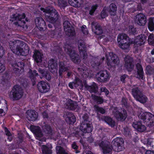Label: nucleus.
Masks as SVG:
<instances>
[{"mask_svg": "<svg viewBox=\"0 0 154 154\" xmlns=\"http://www.w3.org/2000/svg\"><path fill=\"white\" fill-rule=\"evenodd\" d=\"M43 77H45L48 81L50 80L51 78V76L50 75V73L48 71H47L45 72V74L44 75Z\"/></svg>", "mask_w": 154, "mask_h": 154, "instance_id": "nucleus-52", "label": "nucleus"}, {"mask_svg": "<svg viewBox=\"0 0 154 154\" xmlns=\"http://www.w3.org/2000/svg\"><path fill=\"white\" fill-rule=\"evenodd\" d=\"M97 5H95L94 6H92L91 7V9L90 11L89 14L91 15H93L94 12L97 9Z\"/></svg>", "mask_w": 154, "mask_h": 154, "instance_id": "nucleus-54", "label": "nucleus"}, {"mask_svg": "<svg viewBox=\"0 0 154 154\" xmlns=\"http://www.w3.org/2000/svg\"><path fill=\"white\" fill-rule=\"evenodd\" d=\"M69 107L70 109L72 110H75L77 108L78 106L77 105V103L72 101H71L69 103Z\"/></svg>", "mask_w": 154, "mask_h": 154, "instance_id": "nucleus-44", "label": "nucleus"}, {"mask_svg": "<svg viewBox=\"0 0 154 154\" xmlns=\"http://www.w3.org/2000/svg\"><path fill=\"white\" fill-rule=\"evenodd\" d=\"M12 66L14 67L13 70L15 71L19 72L21 69H23L24 66V63L22 62L15 61L12 64Z\"/></svg>", "mask_w": 154, "mask_h": 154, "instance_id": "nucleus-27", "label": "nucleus"}, {"mask_svg": "<svg viewBox=\"0 0 154 154\" xmlns=\"http://www.w3.org/2000/svg\"><path fill=\"white\" fill-rule=\"evenodd\" d=\"M148 43L149 45L154 46V34H150L148 37Z\"/></svg>", "mask_w": 154, "mask_h": 154, "instance_id": "nucleus-42", "label": "nucleus"}, {"mask_svg": "<svg viewBox=\"0 0 154 154\" xmlns=\"http://www.w3.org/2000/svg\"><path fill=\"white\" fill-rule=\"evenodd\" d=\"M91 97L92 99L96 101L98 104H101L103 102V99L101 97L97 96L94 94L91 95Z\"/></svg>", "mask_w": 154, "mask_h": 154, "instance_id": "nucleus-40", "label": "nucleus"}, {"mask_svg": "<svg viewBox=\"0 0 154 154\" xmlns=\"http://www.w3.org/2000/svg\"><path fill=\"white\" fill-rule=\"evenodd\" d=\"M28 75L29 77L31 79L32 82V85L33 86L35 85L36 83V78L35 76L38 75V73L35 70H34L33 71L31 69H30L28 72Z\"/></svg>", "mask_w": 154, "mask_h": 154, "instance_id": "nucleus-25", "label": "nucleus"}, {"mask_svg": "<svg viewBox=\"0 0 154 154\" xmlns=\"http://www.w3.org/2000/svg\"><path fill=\"white\" fill-rule=\"evenodd\" d=\"M25 17V14H23L21 15L18 14H16L13 15V17L11 19L12 21H18L14 23L16 25L21 26L24 24L25 22L24 19Z\"/></svg>", "mask_w": 154, "mask_h": 154, "instance_id": "nucleus-11", "label": "nucleus"}, {"mask_svg": "<svg viewBox=\"0 0 154 154\" xmlns=\"http://www.w3.org/2000/svg\"><path fill=\"white\" fill-rule=\"evenodd\" d=\"M43 56V54L40 51L38 50H35L33 57L35 61L38 63L42 62Z\"/></svg>", "mask_w": 154, "mask_h": 154, "instance_id": "nucleus-28", "label": "nucleus"}, {"mask_svg": "<svg viewBox=\"0 0 154 154\" xmlns=\"http://www.w3.org/2000/svg\"><path fill=\"white\" fill-rule=\"evenodd\" d=\"M109 9V12L110 14L112 16H114L116 15V12L117 11V6L114 4H111L109 6V8H108Z\"/></svg>", "mask_w": 154, "mask_h": 154, "instance_id": "nucleus-30", "label": "nucleus"}, {"mask_svg": "<svg viewBox=\"0 0 154 154\" xmlns=\"http://www.w3.org/2000/svg\"><path fill=\"white\" fill-rule=\"evenodd\" d=\"M125 67L128 71H131L134 66L133 59L129 56H127L125 58Z\"/></svg>", "mask_w": 154, "mask_h": 154, "instance_id": "nucleus-15", "label": "nucleus"}, {"mask_svg": "<svg viewBox=\"0 0 154 154\" xmlns=\"http://www.w3.org/2000/svg\"><path fill=\"white\" fill-rule=\"evenodd\" d=\"M30 129L35 135L37 139L42 142L46 141V138L43 137V134L40 128L38 126H31Z\"/></svg>", "mask_w": 154, "mask_h": 154, "instance_id": "nucleus-10", "label": "nucleus"}, {"mask_svg": "<svg viewBox=\"0 0 154 154\" xmlns=\"http://www.w3.org/2000/svg\"><path fill=\"white\" fill-rule=\"evenodd\" d=\"M148 27L150 31H152L154 30V23H153V18L151 17L149 19Z\"/></svg>", "mask_w": 154, "mask_h": 154, "instance_id": "nucleus-43", "label": "nucleus"}, {"mask_svg": "<svg viewBox=\"0 0 154 154\" xmlns=\"http://www.w3.org/2000/svg\"><path fill=\"white\" fill-rule=\"evenodd\" d=\"M65 50L69 56L71 60L74 63H79L81 62L79 54L75 51L72 50V48L68 45H66L65 47Z\"/></svg>", "mask_w": 154, "mask_h": 154, "instance_id": "nucleus-7", "label": "nucleus"}, {"mask_svg": "<svg viewBox=\"0 0 154 154\" xmlns=\"http://www.w3.org/2000/svg\"><path fill=\"white\" fill-rule=\"evenodd\" d=\"M139 117L147 122L151 126L154 125V116L150 112L143 113L142 109L139 107H135Z\"/></svg>", "mask_w": 154, "mask_h": 154, "instance_id": "nucleus-4", "label": "nucleus"}, {"mask_svg": "<svg viewBox=\"0 0 154 154\" xmlns=\"http://www.w3.org/2000/svg\"><path fill=\"white\" fill-rule=\"evenodd\" d=\"M105 59L104 57L102 58L99 57H93L92 59L91 63L92 64V66L95 68L96 67L97 68H99L100 65L102 63Z\"/></svg>", "mask_w": 154, "mask_h": 154, "instance_id": "nucleus-23", "label": "nucleus"}, {"mask_svg": "<svg viewBox=\"0 0 154 154\" xmlns=\"http://www.w3.org/2000/svg\"><path fill=\"white\" fill-rule=\"evenodd\" d=\"M128 99L125 97H122L121 101V104L123 106V107H125L126 109H128L131 108L129 103H128Z\"/></svg>", "mask_w": 154, "mask_h": 154, "instance_id": "nucleus-39", "label": "nucleus"}, {"mask_svg": "<svg viewBox=\"0 0 154 154\" xmlns=\"http://www.w3.org/2000/svg\"><path fill=\"white\" fill-rule=\"evenodd\" d=\"M123 129V133L124 135L126 137L129 136L131 134L130 130L127 127H126L124 128Z\"/></svg>", "mask_w": 154, "mask_h": 154, "instance_id": "nucleus-49", "label": "nucleus"}, {"mask_svg": "<svg viewBox=\"0 0 154 154\" xmlns=\"http://www.w3.org/2000/svg\"><path fill=\"white\" fill-rule=\"evenodd\" d=\"M94 108L96 111L99 112L102 114H104L105 112V110L103 108L99 107L97 105L94 106Z\"/></svg>", "mask_w": 154, "mask_h": 154, "instance_id": "nucleus-48", "label": "nucleus"}, {"mask_svg": "<svg viewBox=\"0 0 154 154\" xmlns=\"http://www.w3.org/2000/svg\"><path fill=\"white\" fill-rule=\"evenodd\" d=\"M135 129L139 131L143 132L146 130V128L140 122H139L135 124Z\"/></svg>", "mask_w": 154, "mask_h": 154, "instance_id": "nucleus-34", "label": "nucleus"}, {"mask_svg": "<svg viewBox=\"0 0 154 154\" xmlns=\"http://www.w3.org/2000/svg\"><path fill=\"white\" fill-rule=\"evenodd\" d=\"M56 149L57 154H68V152L60 146H57Z\"/></svg>", "mask_w": 154, "mask_h": 154, "instance_id": "nucleus-37", "label": "nucleus"}, {"mask_svg": "<svg viewBox=\"0 0 154 154\" xmlns=\"http://www.w3.org/2000/svg\"><path fill=\"white\" fill-rule=\"evenodd\" d=\"M80 128L81 131L79 132V134L82 133V132L85 133H89L91 132L93 127L92 125L90 124L88 122H82L81 123Z\"/></svg>", "mask_w": 154, "mask_h": 154, "instance_id": "nucleus-13", "label": "nucleus"}, {"mask_svg": "<svg viewBox=\"0 0 154 154\" xmlns=\"http://www.w3.org/2000/svg\"><path fill=\"white\" fill-rule=\"evenodd\" d=\"M48 35L50 36L51 37H53L55 34L56 32L55 30H49L48 32Z\"/></svg>", "mask_w": 154, "mask_h": 154, "instance_id": "nucleus-53", "label": "nucleus"}, {"mask_svg": "<svg viewBox=\"0 0 154 154\" xmlns=\"http://www.w3.org/2000/svg\"><path fill=\"white\" fill-rule=\"evenodd\" d=\"M42 128L43 131L46 134H52V129L50 125L47 124H45L44 125H42Z\"/></svg>", "mask_w": 154, "mask_h": 154, "instance_id": "nucleus-33", "label": "nucleus"}, {"mask_svg": "<svg viewBox=\"0 0 154 154\" xmlns=\"http://www.w3.org/2000/svg\"><path fill=\"white\" fill-rule=\"evenodd\" d=\"M103 119L112 127H113L115 125V122L112 118L108 116H104Z\"/></svg>", "mask_w": 154, "mask_h": 154, "instance_id": "nucleus-31", "label": "nucleus"}, {"mask_svg": "<svg viewBox=\"0 0 154 154\" xmlns=\"http://www.w3.org/2000/svg\"><path fill=\"white\" fill-rule=\"evenodd\" d=\"M21 86L24 88H26L28 85L27 80L24 78H20L19 79Z\"/></svg>", "mask_w": 154, "mask_h": 154, "instance_id": "nucleus-41", "label": "nucleus"}, {"mask_svg": "<svg viewBox=\"0 0 154 154\" xmlns=\"http://www.w3.org/2000/svg\"><path fill=\"white\" fill-rule=\"evenodd\" d=\"M135 99L141 103H146L147 100V97L143 95L141 91L137 88L135 90Z\"/></svg>", "mask_w": 154, "mask_h": 154, "instance_id": "nucleus-17", "label": "nucleus"}, {"mask_svg": "<svg viewBox=\"0 0 154 154\" xmlns=\"http://www.w3.org/2000/svg\"><path fill=\"white\" fill-rule=\"evenodd\" d=\"M26 113V117L29 121H35L37 119V113L34 110H28Z\"/></svg>", "mask_w": 154, "mask_h": 154, "instance_id": "nucleus-22", "label": "nucleus"}, {"mask_svg": "<svg viewBox=\"0 0 154 154\" xmlns=\"http://www.w3.org/2000/svg\"><path fill=\"white\" fill-rule=\"evenodd\" d=\"M128 32L130 35H134L135 33V28L134 26L133 25H130L129 26Z\"/></svg>", "mask_w": 154, "mask_h": 154, "instance_id": "nucleus-50", "label": "nucleus"}, {"mask_svg": "<svg viewBox=\"0 0 154 154\" xmlns=\"http://www.w3.org/2000/svg\"><path fill=\"white\" fill-rule=\"evenodd\" d=\"M68 68L66 66L64 63L62 62L60 63L59 70V76H61L63 72L68 70Z\"/></svg>", "mask_w": 154, "mask_h": 154, "instance_id": "nucleus-32", "label": "nucleus"}, {"mask_svg": "<svg viewBox=\"0 0 154 154\" xmlns=\"http://www.w3.org/2000/svg\"><path fill=\"white\" fill-rule=\"evenodd\" d=\"M152 142V141L151 139H148V140L147 145L148 147H152V146L151 143Z\"/></svg>", "mask_w": 154, "mask_h": 154, "instance_id": "nucleus-64", "label": "nucleus"}, {"mask_svg": "<svg viewBox=\"0 0 154 154\" xmlns=\"http://www.w3.org/2000/svg\"><path fill=\"white\" fill-rule=\"evenodd\" d=\"M68 2L69 4L71 6L74 7H77V5L75 2L73 0H68Z\"/></svg>", "mask_w": 154, "mask_h": 154, "instance_id": "nucleus-57", "label": "nucleus"}, {"mask_svg": "<svg viewBox=\"0 0 154 154\" xmlns=\"http://www.w3.org/2000/svg\"><path fill=\"white\" fill-rule=\"evenodd\" d=\"M79 52L81 57L83 59H86L87 57V54L85 50L83 51H80Z\"/></svg>", "mask_w": 154, "mask_h": 154, "instance_id": "nucleus-51", "label": "nucleus"}, {"mask_svg": "<svg viewBox=\"0 0 154 154\" xmlns=\"http://www.w3.org/2000/svg\"><path fill=\"white\" fill-rule=\"evenodd\" d=\"M74 82L75 83V84L76 85V87L80 85L82 83V81L78 78L75 79Z\"/></svg>", "mask_w": 154, "mask_h": 154, "instance_id": "nucleus-59", "label": "nucleus"}, {"mask_svg": "<svg viewBox=\"0 0 154 154\" xmlns=\"http://www.w3.org/2000/svg\"><path fill=\"white\" fill-rule=\"evenodd\" d=\"M63 26L64 28V30H65V29H66V28L67 29L72 26L71 24L67 20H66L64 21L63 23Z\"/></svg>", "mask_w": 154, "mask_h": 154, "instance_id": "nucleus-47", "label": "nucleus"}, {"mask_svg": "<svg viewBox=\"0 0 154 154\" xmlns=\"http://www.w3.org/2000/svg\"><path fill=\"white\" fill-rule=\"evenodd\" d=\"M117 40L119 46L122 49H127L129 47L130 42L129 38L125 34L118 35Z\"/></svg>", "mask_w": 154, "mask_h": 154, "instance_id": "nucleus-6", "label": "nucleus"}, {"mask_svg": "<svg viewBox=\"0 0 154 154\" xmlns=\"http://www.w3.org/2000/svg\"><path fill=\"white\" fill-rule=\"evenodd\" d=\"M107 64L111 67L117 65L119 63V59L118 56L112 52H110L108 55H106Z\"/></svg>", "mask_w": 154, "mask_h": 154, "instance_id": "nucleus-8", "label": "nucleus"}, {"mask_svg": "<svg viewBox=\"0 0 154 154\" xmlns=\"http://www.w3.org/2000/svg\"><path fill=\"white\" fill-rule=\"evenodd\" d=\"M23 93V90L20 87L15 85L9 94V98L13 100H18L22 97Z\"/></svg>", "mask_w": 154, "mask_h": 154, "instance_id": "nucleus-5", "label": "nucleus"}, {"mask_svg": "<svg viewBox=\"0 0 154 154\" xmlns=\"http://www.w3.org/2000/svg\"><path fill=\"white\" fill-rule=\"evenodd\" d=\"M82 118L84 120V121L82 122H89V121H88L89 116L88 114L87 113L84 114Z\"/></svg>", "mask_w": 154, "mask_h": 154, "instance_id": "nucleus-55", "label": "nucleus"}, {"mask_svg": "<svg viewBox=\"0 0 154 154\" xmlns=\"http://www.w3.org/2000/svg\"><path fill=\"white\" fill-rule=\"evenodd\" d=\"M75 1L76 3L77 7H79L80 5L83 3L82 0H73Z\"/></svg>", "mask_w": 154, "mask_h": 154, "instance_id": "nucleus-60", "label": "nucleus"}, {"mask_svg": "<svg viewBox=\"0 0 154 154\" xmlns=\"http://www.w3.org/2000/svg\"><path fill=\"white\" fill-rule=\"evenodd\" d=\"M40 10L46 13V20L52 23H54L59 20L60 16L58 13L54 8L51 7H48L46 8H41Z\"/></svg>", "mask_w": 154, "mask_h": 154, "instance_id": "nucleus-3", "label": "nucleus"}, {"mask_svg": "<svg viewBox=\"0 0 154 154\" xmlns=\"http://www.w3.org/2000/svg\"><path fill=\"white\" fill-rule=\"evenodd\" d=\"M64 31L66 34L68 36H73L75 34V30L73 26L67 29L66 28Z\"/></svg>", "mask_w": 154, "mask_h": 154, "instance_id": "nucleus-35", "label": "nucleus"}, {"mask_svg": "<svg viewBox=\"0 0 154 154\" xmlns=\"http://www.w3.org/2000/svg\"><path fill=\"white\" fill-rule=\"evenodd\" d=\"M135 21L139 25L143 26L145 25L146 22V20L143 14H139L136 15Z\"/></svg>", "mask_w": 154, "mask_h": 154, "instance_id": "nucleus-21", "label": "nucleus"}, {"mask_svg": "<svg viewBox=\"0 0 154 154\" xmlns=\"http://www.w3.org/2000/svg\"><path fill=\"white\" fill-rule=\"evenodd\" d=\"M86 26L85 25L83 26L82 27V31L83 33L85 35L88 34V32L87 29L86 28Z\"/></svg>", "mask_w": 154, "mask_h": 154, "instance_id": "nucleus-58", "label": "nucleus"}, {"mask_svg": "<svg viewBox=\"0 0 154 154\" xmlns=\"http://www.w3.org/2000/svg\"><path fill=\"white\" fill-rule=\"evenodd\" d=\"M100 91L101 92H104L105 93L106 95H108L109 94V91L108 90L104 87H103L100 88Z\"/></svg>", "mask_w": 154, "mask_h": 154, "instance_id": "nucleus-56", "label": "nucleus"}, {"mask_svg": "<svg viewBox=\"0 0 154 154\" xmlns=\"http://www.w3.org/2000/svg\"><path fill=\"white\" fill-rule=\"evenodd\" d=\"M108 8L106 7H104L101 13V17L102 18H104L108 16Z\"/></svg>", "mask_w": 154, "mask_h": 154, "instance_id": "nucleus-45", "label": "nucleus"}, {"mask_svg": "<svg viewBox=\"0 0 154 154\" xmlns=\"http://www.w3.org/2000/svg\"><path fill=\"white\" fill-rule=\"evenodd\" d=\"M5 69V68L4 65L0 63V73L2 72Z\"/></svg>", "mask_w": 154, "mask_h": 154, "instance_id": "nucleus-61", "label": "nucleus"}, {"mask_svg": "<svg viewBox=\"0 0 154 154\" xmlns=\"http://www.w3.org/2000/svg\"><path fill=\"white\" fill-rule=\"evenodd\" d=\"M91 25L92 30L95 34L99 35L103 33V30L100 25L97 22H93Z\"/></svg>", "mask_w": 154, "mask_h": 154, "instance_id": "nucleus-14", "label": "nucleus"}, {"mask_svg": "<svg viewBox=\"0 0 154 154\" xmlns=\"http://www.w3.org/2000/svg\"><path fill=\"white\" fill-rule=\"evenodd\" d=\"M58 5L60 7H65L67 5V2L66 0H58Z\"/></svg>", "mask_w": 154, "mask_h": 154, "instance_id": "nucleus-46", "label": "nucleus"}, {"mask_svg": "<svg viewBox=\"0 0 154 154\" xmlns=\"http://www.w3.org/2000/svg\"><path fill=\"white\" fill-rule=\"evenodd\" d=\"M38 72L40 73L42 75V76H43L45 74V72L46 71H45L44 69H42L40 68H39L38 70Z\"/></svg>", "mask_w": 154, "mask_h": 154, "instance_id": "nucleus-63", "label": "nucleus"}, {"mask_svg": "<svg viewBox=\"0 0 154 154\" xmlns=\"http://www.w3.org/2000/svg\"><path fill=\"white\" fill-rule=\"evenodd\" d=\"M37 88L39 91L42 93H45L48 92L50 88L48 84L42 81L38 83Z\"/></svg>", "mask_w": 154, "mask_h": 154, "instance_id": "nucleus-16", "label": "nucleus"}, {"mask_svg": "<svg viewBox=\"0 0 154 154\" xmlns=\"http://www.w3.org/2000/svg\"><path fill=\"white\" fill-rule=\"evenodd\" d=\"M78 46L79 51H83L85 50L86 46L84 41L82 39L79 40L78 41Z\"/></svg>", "mask_w": 154, "mask_h": 154, "instance_id": "nucleus-38", "label": "nucleus"}, {"mask_svg": "<svg viewBox=\"0 0 154 154\" xmlns=\"http://www.w3.org/2000/svg\"><path fill=\"white\" fill-rule=\"evenodd\" d=\"M146 36L143 34L138 35L135 38V47H138L143 45L146 39Z\"/></svg>", "mask_w": 154, "mask_h": 154, "instance_id": "nucleus-19", "label": "nucleus"}, {"mask_svg": "<svg viewBox=\"0 0 154 154\" xmlns=\"http://www.w3.org/2000/svg\"><path fill=\"white\" fill-rule=\"evenodd\" d=\"M85 87L87 90L91 93H96L98 91V87L97 84L94 82H93L91 86L86 85Z\"/></svg>", "mask_w": 154, "mask_h": 154, "instance_id": "nucleus-29", "label": "nucleus"}, {"mask_svg": "<svg viewBox=\"0 0 154 154\" xmlns=\"http://www.w3.org/2000/svg\"><path fill=\"white\" fill-rule=\"evenodd\" d=\"M41 149L43 154H52V150L46 145H42Z\"/></svg>", "mask_w": 154, "mask_h": 154, "instance_id": "nucleus-36", "label": "nucleus"}, {"mask_svg": "<svg viewBox=\"0 0 154 154\" xmlns=\"http://www.w3.org/2000/svg\"><path fill=\"white\" fill-rule=\"evenodd\" d=\"M123 143V139L117 137L112 141L111 145H110L109 143L107 141H102L99 143L98 145L102 148L104 154H111L112 149L116 151H121Z\"/></svg>", "mask_w": 154, "mask_h": 154, "instance_id": "nucleus-1", "label": "nucleus"}, {"mask_svg": "<svg viewBox=\"0 0 154 154\" xmlns=\"http://www.w3.org/2000/svg\"><path fill=\"white\" fill-rule=\"evenodd\" d=\"M48 66L50 71L52 73H54L57 72V64L56 60L50 59L48 61Z\"/></svg>", "mask_w": 154, "mask_h": 154, "instance_id": "nucleus-20", "label": "nucleus"}, {"mask_svg": "<svg viewBox=\"0 0 154 154\" xmlns=\"http://www.w3.org/2000/svg\"><path fill=\"white\" fill-rule=\"evenodd\" d=\"M96 78L98 81L101 82H105L109 79V75L106 70L100 71L96 74Z\"/></svg>", "mask_w": 154, "mask_h": 154, "instance_id": "nucleus-12", "label": "nucleus"}, {"mask_svg": "<svg viewBox=\"0 0 154 154\" xmlns=\"http://www.w3.org/2000/svg\"><path fill=\"white\" fill-rule=\"evenodd\" d=\"M128 77V75L126 74H124L121 77V80L123 82H125V79Z\"/></svg>", "mask_w": 154, "mask_h": 154, "instance_id": "nucleus-62", "label": "nucleus"}, {"mask_svg": "<svg viewBox=\"0 0 154 154\" xmlns=\"http://www.w3.org/2000/svg\"><path fill=\"white\" fill-rule=\"evenodd\" d=\"M35 22L37 27H38L41 30H43L44 27L45 26V22L42 18L38 17L35 20Z\"/></svg>", "mask_w": 154, "mask_h": 154, "instance_id": "nucleus-24", "label": "nucleus"}, {"mask_svg": "<svg viewBox=\"0 0 154 154\" xmlns=\"http://www.w3.org/2000/svg\"><path fill=\"white\" fill-rule=\"evenodd\" d=\"M9 46L13 52L16 54L25 56L29 52V48L24 42L11 41Z\"/></svg>", "mask_w": 154, "mask_h": 154, "instance_id": "nucleus-2", "label": "nucleus"}, {"mask_svg": "<svg viewBox=\"0 0 154 154\" xmlns=\"http://www.w3.org/2000/svg\"><path fill=\"white\" fill-rule=\"evenodd\" d=\"M112 114L118 121H123L127 117V113L125 109L123 110V113L119 112L117 107H114L112 111Z\"/></svg>", "mask_w": 154, "mask_h": 154, "instance_id": "nucleus-9", "label": "nucleus"}, {"mask_svg": "<svg viewBox=\"0 0 154 154\" xmlns=\"http://www.w3.org/2000/svg\"><path fill=\"white\" fill-rule=\"evenodd\" d=\"M66 120L69 124L74 123L76 121V118L74 115L71 113L67 112L65 116Z\"/></svg>", "mask_w": 154, "mask_h": 154, "instance_id": "nucleus-26", "label": "nucleus"}, {"mask_svg": "<svg viewBox=\"0 0 154 154\" xmlns=\"http://www.w3.org/2000/svg\"><path fill=\"white\" fill-rule=\"evenodd\" d=\"M141 62L140 59H137L135 61V64L136 63V67L137 70V77L139 79H143V69L140 64Z\"/></svg>", "mask_w": 154, "mask_h": 154, "instance_id": "nucleus-18", "label": "nucleus"}]
</instances>
